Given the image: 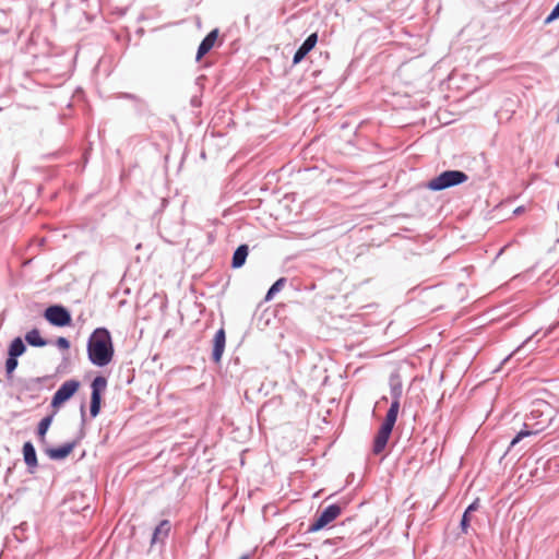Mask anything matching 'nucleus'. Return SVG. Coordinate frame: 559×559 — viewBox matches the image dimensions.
<instances>
[{
    "instance_id": "f257e3e1",
    "label": "nucleus",
    "mask_w": 559,
    "mask_h": 559,
    "mask_svg": "<svg viewBox=\"0 0 559 559\" xmlns=\"http://www.w3.org/2000/svg\"><path fill=\"white\" fill-rule=\"evenodd\" d=\"M555 417L552 406L544 401L537 400L533 403L530 415L526 417L523 428L512 439L511 445H515L525 437L537 435L546 429Z\"/></svg>"
},
{
    "instance_id": "f03ea898",
    "label": "nucleus",
    "mask_w": 559,
    "mask_h": 559,
    "mask_svg": "<svg viewBox=\"0 0 559 559\" xmlns=\"http://www.w3.org/2000/svg\"><path fill=\"white\" fill-rule=\"evenodd\" d=\"M114 344L109 331L96 329L87 342V355L91 362L98 367L107 366L114 358Z\"/></svg>"
},
{
    "instance_id": "7ed1b4c3",
    "label": "nucleus",
    "mask_w": 559,
    "mask_h": 559,
    "mask_svg": "<svg viewBox=\"0 0 559 559\" xmlns=\"http://www.w3.org/2000/svg\"><path fill=\"white\" fill-rule=\"evenodd\" d=\"M399 412H400V401H399V397H396L391 403V406L385 415L384 421L381 425L379 431L377 432V435L374 437L373 445H372L373 454L378 455L385 449L389 438L391 436V432L393 430V427L396 423Z\"/></svg>"
},
{
    "instance_id": "20e7f679",
    "label": "nucleus",
    "mask_w": 559,
    "mask_h": 559,
    "mask_svg": "<svg viewBox=\"0 0 559 559\" xmlns=\"http://www.w3.org/2000/svg\"><path fill=\"white\" fill-rule=\"evenodd\" d=\"M467 175L460 170H447L441 173L436 178L431 179L427 183V188L432 191L443 190L467 180Z\"/></svg>"
},
{
    "instance_id": "39448f33",
    "label": "nucleus",
    "mask_w": 559,
    "mask_h": 559,
    "mask_svg": "<svg viewBox=\"0 0 559 559\" xmlns=\"http://www.w3.org/2000/svg\"><path fill=\"white\" fill-rule=\"evenodd\" d=\"M46 320L56 326H67L71 324L70 312L62 306H50L45 310Z\"/></svg>"
},
{
    "instance_id": "423d86ee",
    "label": "nucleus",
    "mask_w": 559,
    "mask_h": 559,
    "mask_svg": "<svg viewBox=\"0 0 559 559\" xmlns=\"http://www.w3.org/2000/svg\"><path fill=\"white\" fill-rule=\"evenodd\" d=\"M341 514V507L337 504H332L325 508L321 514L314 520V522L311 524L309 531L310 532H318L325 527L328 524L333 522L336 518H338Z\"/></svg>"
},
{
    "instance_id": "0eeeda50",
    "label": "nucleus",
    "mask_w": 559,
    "mask_h": 559,
    "mask_svg": "<svg viewBox=\"0 0 559 559\" xmlns=\"http://www.w3.org/2000/svg\"><path fill=\"white\" fill-rule=\"evenodd\" d=\"M79 386L80 383L75 380H68L63 382L55 393L51 401V406L53 408H58L78 391Z\"/></svg>"
},
{
    "instance_id": "6e6552de",
    "label": "nucleus",
    "mask_w": 559,
    "mask_h": 559,
    "mask_svg": "<svg viewBox=\"0 0 559 559\" xmlns=\"http://www.w3.org/2000/svg\"><path fill=\"white\" fill-rule=\"evenodd\" d=\"M107 380L104 377H96L92 382V396L90 412L96 417L100 411V393L106 389Z\"/></svg>"
},
{
    "instance_id": "1a4fd4ad",
    "label": "nucleus",
    "mask_w": 559,
    "mask_h": 559,
    "mask_svg": "<svg viewBox=\"0 0 559 559\" xmlns=\"http://www.w3.org/2000/svg\"><path fill=\"white\" fill-rule=\"evenodd\" d=\"M225 342H226L225 331L223 329H219L215 333L214 340H213L214 345H213L212 358L215 362H219V360L223 356V353L225 349Z\"/></svg>"
},
{
    "instance_id": "9d476101",
    "label": "nucleus",
    "mask_w": 559,
    "mask_h": 559,
    "mask_svg": "<svg viewBox=\"0 0 559 559\" xmlns=\"http://www.w3.org/2000/svg\"><path fill=\"white\" fill-rule=\"evenodd\" d=\"M76 445V442H68L59 448H50L46 450V454L51 460H63L72 453Z\"/></svg>"
},
{
    "instance_id": "9b49d317",
    "label": "nucleus",
    "mask_w": 559,
    "mask_h": 559,
    "mask_svg": "<svg viewBox=\"0 0 559 559\" xmlns=\"http://www.w3.org/2000/svg\"><path fill=\"white\" fill-rule=\"evenodd\" d=\"M218 37V31L213 29L210 32L205 38L201 41L198 52H197V60H201V58L206 55L215 45Z\"/></svg>"
},
{
    "instance_id": "f8f14e48",
    "label": "nucleus",
    "mask_w": 559,
    "mask_h": 559,
    "mask_svg": "<svg viewBox=\"0 0 559 559\" xmlns=\"http://www.w3.org/2000/svg\"><path fill=\"white\" fill-rule=\"evenodd\" d=\"M23 456L25 464L28 466L31 472L38 465L37 455L34 445L31 442H25L23 445Z\"/></svg>"
},
{
    "instance_id": "ddd939ff",
    "label": "nucleus",
    "mask_w": 559,
    "mask_h": 559,
    "mask_svg": "<svg viewBox=\"0 0 559 559\" xmlns=\"http://www.w3.org/2000/svg\"><path fill=\"white\" fill-rule=\"evenodd\" d=\"M170 532V523L168 520H163L155 528L152 543L164 542Z\"/></svg>"
},
{
    "instance_id": "4468645a",
    "label": "nucleus",
    "mask_w": 559,
    "mask_h": 559,
    "mask_svg": "<svg viewBox=\"0 0 559 559\" xmlns=\"http://www.w3.org/2000/svg\"><path fill=\"white\" fill-rule=\"evenodd\" d=\"M248 246L247 245H241L239 246L236 251L234 252V255H233V262H231V265L233 267H240L245 264L246 262V259L248 257Z\"/></svg>"
},
{
    "instance_id": "2eb2a0df",
    "label": "nucleus",
    "mask_w": 559,
    "mask_h": 559,
    "mask_svg": "<svg viewBox=\"0 0 559 559\" xmlns=\"http://www.w3.org/2000/svg\"><path fill=\"white\" fill-rule=\"evenodd\" d=\"M26 342L36 347H43L47 342L41 337L40 332L37 329L28 331L25 335Z\"/></svg>"
},
{
    "instance_id": "dca6fc26",
    "label": "nucleus",
    "mask_w": 559,
    "mask_h": 559,
    "mask_svg": "<svg viewBox=\"0 0 559 559\" xmlns=\"http://www.w3.org/2000/svg\"><path fill=\"white\" fill-rule=\"evenodd\" d=\"M25 350H26V347H25L22 338L15 337L9 346L8 355L19 357V356L23 355L25 353Z\"/></svg>"
},
{
    "instance_id": "f3484780",
    "label": "nucleus",
    "mask_w": 559,
    "mask_h": 559,
    "mask_svg": "<svg viewBox=\"0 0 559 559\" xmlns=\"http://www.w3.org/2000/svg\"><path fill=\"white\" fill-rule=\"evenodd\" d=\"M52 423V416H47L45 418H43L38 425V436L40 438L41 441L45 440V436H46V432L47 430L49 429L50 425Z\"/></svg>"
},
{
    "instance_id": "a211bd4d",
    "label": "nucleus",
    "mask_w": 559,
    "mask_h": 559,
    "mask_svg": "<svg viewBox=\"0 0 559 559\" xmlns=\"http://www.w3.org/2000/svg\"><path fill=\"white\" fill-rule=\"evenodd\" d=\"M285 282H286V280H285L284 277H282V278H280V280H277V281H276V282L271 286V288L269 289V292H267V294H266V296H265V300H266V301L271 300V299L274 297V295H275L276 293H278L280 290H282V288H283V287H284V285H285Z\"/></svg>"
},
{
    "instance_id": "6ab92c4d",
    "label": "nucleus",
    "mask_w": 559,
    "mask_h": 559,
    "mask_svg": "<svg viewBox=\"0 0 559 559\" xmlns=\"http://www.w3.org/2000/svg\"><path fill=\"white\" fill-rule=\"evenodd\" d=\"M318 41V34L313 33L307 37V39L302 43V45L299 47L306 52H310Z\"/></svg>"
},
{
    "instance_id": "aec40b11",
    "label": "nucleus",
    "mask_w": 559,
    "mask_h": 559,
    "mask_svg": "<svg viewBox=\"0 0 559 559\" xmlns=\"http://www.w3.org/2000/svg\"><path fill=\"white\" fill-rule=\"evenodd\" d=\"M17 367V357L9 356L5 361V372L8 374V378H11L12 373Z\"/></svg>"
},
{
    "instance_id": "412c9836",
    "label": "nucleus",
    "mask_w": 559,
    "mask_h": 559,
    "mask_svg": "<svg viewBox=\"0 0 559 559\" xmlns=\"http://www.w3.org/2000/svg\"><path fill=\"white\" fill-rule=\"evenodd\" d=\"M559 19V2L557 3V5L554 8V10L551 11V13L546 17L545 20V24H549L551 23L552 21Z\"/></svg>"
},
{
    "instance_id": "4be33fe9",
    "label": "nucleus",
    "mask_w": 559,
    "mask_h": 559,
    "mask_svg": "<svg viewBox=\"0 0 559 559\" xmlns=\"http://www.w3.org/2000/svg\"><path fill=\"white\" fill-rule=\"evenodd\" d=\"M307 53L308 52H306L301 48H298V50L295 52V56L293 59L294 64L299 63L307 56Z\"/></svg>"
},
{
    "instance_id": "5701e85b",
    "label": "nucleus",
    "mask_w": 559,
    "mask_h": 559,
    "mask_svg": "<svg viewBox=\"0 0 559 559\" xmlns=\"http://www.w3.org/2000/svg\"><path fill=\"white\" fill-rule=\"evenodd\" d=\"M307 53L308 52H306L301 48H298V50L295 52V56L293 59L294 64L299 63L307 56Z\"/></svg>"
},
{
    "instance_id": "b1692460",
    "label": "nucleus",
    "mask_w": 559,
    "mask_h": 559,
    "mask_svg": "<svg viewBox=\"0 0 559 559\" xmlns=\"http://www.w3.org/2000/svg\"><path fill=\"white\" fill-rule=\"evenodd\" d=\"M469 513L467 512H464L463 514V518H462V521H461V528L464 533L467 532V528L469 526Z\"/></svg>"
},
{
    "instance_id": "393cba45",
    "label": "nucleus",
    "mask_w": 559,
    "mask_h": 559,
    "mask_svg": "<svg viewBox=\"0 0 559 559\" xmlns=\"http://www.w3.org/2000/svg\"><path fill=\"white\" fill-rule=\"evenodd\" d=\"M57 346L61 349H69L70 348V342L66 337H58L57 338Z\"/></svg>"
},
{
    "instance_id": "a878e982",
    "label": "nucleus",
    "mask_w": 559,
    "mask_h": 559,
    "mask_svg": "<svg viewBox=\"0 0 559 559\" xmlns=\"http://www.w3.org/2000/svg\"><path fill=\"white\" fill-rule=\"evenodd\" d=\"M477 510V502H473L465 512L471 513L472 511Z\"/></svg>"
},
{
    "instance_id": "bb28decb",
    "label": "nucleus",
    "mask_w": 559,
    "mask_h": 559,
    "mask_svg": "<svg viewBox=\"0 0 559 559\" xmlns=\"http://www.w3.org/2000/svg\"><path fill=\"white\" fill-rule=\"evenodd\" d=\"M240 559H250V556L249 555H243L242 557H240Z\"/></svg>"
}]
</instances>
